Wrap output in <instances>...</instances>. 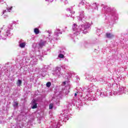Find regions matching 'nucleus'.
I'll return each mask as SVG.
<instances>
[{
	"instance_id": "obj_1",
	"label": "nucleus",
	"mask_w": 128,
	"mask_h": 128,
	"mask_svg": "<svg viewBox=\"0 0 128 128\" xmlns=\"http://www.w3.org/2000/svg\"><path fill=\"white\" fill-rule=\"evenodd\" d=\"M60 70H62V68H60L56 67L52 74L54 76H58V78H60L61 74Z\"/></svg>"
},
{
	"instance_id": "obj_2",
	"label": "nucleus",
	"mask_w": 128,
	"mask_h": 128,
	"mask_svg": "<svg viewBox=\"0 0 128 128\" xmlns=\"http://www.w3.org/2000/svg\"><path fill=\"white\" fill-rule=\"evenodd\" d=\"M106 38H114V36L112 34L106 33Z\"/></svg>"
},
{
	"instance_id": "obj_3",
	"label": "nucleus",
	"mask_w": 128,
	"mask_h": 128,
	"mask_svg": "<svg viewBox=\"0 0 128 128\" xmlns=\"http://www.w3.org/2000/svg\"><path fill=\"white\" fill-rule=\"evenodd\" d=\"M20 44V48H24V46H26V42H22L20 43V42H19Z\"/></svg>"
},
{
	"instance_id": "obj_4",
	"label": "nucleus",
	"mask_w": 128,
	"mask_h": 128,
	"mask_svg": "<svg viewBox=\"0 0 128 128\" xmlns=\"http://www.w3.org/2000/svg\"><path fill=\"white\" fill-rule=\"evenodd\" d=\"M22 80H18L17 83H16L17 86H22Z\"/></svg>"
},
{
	"instance_id": "obj_5",
	"label": "nucleus",
	"mask_w": 128,
	"mask_h": 128,
	"mask_svg": "<svg viewBox=\"0 0 128 128\" xmlns=\"http://www.w3.org/2000/svg\"><path fill=\"white\" fill-rule=\"evenodd\" d=\"M34 32L36 34H40V31L38 30V29L37 28H34Z\"/></svg>"
},
{
	"instance_id": "obj_6",
	"label": "nucleus",
	"mask_w": 128,
	"mask_h": 128,
	"mask_svg": "<svg viewBox=\"0 0 128 128\" xmlns=\"http://www.w3.org/2000/svg\"><path fill=\"white\" fill-rule=\"evenodd\" d=\"M38 108L36 104L34 103L32 104V108Z\"/></svg>"
},
{
	"instance_id": "obj_7",
	"label": "nucleus",
	"mask_w": 128,
	"mask_h": 128,
	"mask_svg": "<svg viewBox=\"0 0 128 128\" xmlns=\"http://www.w3.org/2000/svg\"><path fill=\"white\" fill-rule=\"evenodd\" d=\"M60 32V30L58 29L55 32L56 34V36H58V34H62V32Z\"/></svg>"
},
{
	"instance_id": "obj_8",
	"label": "nucleus",
	"mask_w": 128,
	"mask_h": 128,
	"mask_svg": "<svg viewBox=\"0 0 128 128\" xmlns=\"http://www.w3.org/2000/svg\"><path fill=\"white\" fill-rule=\"evenodd\" d=\"M46 86L47 88H50V86H52V83L50 82H48L46 84Z\"/></svg>"
},
{
	"instance_id": "obj_9",
	"label": "nucleus",
	"mask_w": 128,
	"mask_h": 128,
	"mask_svg": "<svg viewBox=\"0 0 128 128\" xmlns=\"http://www.w3.org/2000/svg\"><path fill=\"white\" fill-rule=\"evenodd\" d=\"M52 108H54V104H50L49 106L50 110L52 109Z\"/></svg>"
},
{
	"instance_id": "obj_10",
	"label": "nucleus",
	"mask_w": 128,
	"mask_h": 128,
	"mask_svg": "<svg viewBox=\"0 0 128 128\" xmlns=\"http://www.w3.org/2000/svg\"><path fill=\"white\" fill-rule=\"evenodd\" d=\"M76 26H77L76 24H74L73 25V26H72L73 30H74V31L76 30Z\"/></svg>"
},
{
	"instance_id": "obj_11",
	"label": "nucleus",
	"mask_w": 128,
	"mask_h": 128,
	"mask_svg": "<svg viewBox=\"0 0 128 128\" xmlns=\"http://www.w3.org/2000/svg\"><path fill=\"white\" fill-rule=\"evenodd\" d=\"M58 58H64V54H60L58 55Z\"/></svg>"
},
{
	"instance_id": "obj_12",
	"label": "nucleus",
	"mask_w": 128,
	"mask_h": 128,
	"mask_svg": "<svg viewBox=\"0 0 128 128\" xmlns=\"http://www.w3.org/2000/svg\"><path fill=\"white\" fill-rule=\"evenodd\" d=\"M44 44H46V42H43L42 43L41 42L40 43V46H44Z\"/></svg>"
},
{
	"instance_id": "obj_13",
	"label": "nucleus",
	"mask_w": 128,
	"mask_h": 128,
	"mask_svg": "<svg viewBox=\"0 0 128 128\" xmlns=\"http://www.w3.org/2000/svg\"><path fill=\"white\" fill-rule=\"evenodd\" d=\"M18 106V104L17 102H15L14 104V106Z\"/></svg>"
},
{
	"instance_id": "obj_14",
	"label": "nucleus",
	"mask_w": 128,
	"mask_h": 128,
	"mask_svg": "<svg viewBox=\"0 0 128 128\" xmlns=\"http://www.w3.org/2000/svg\"><path fill=\"white\" fill-rule=\"evenodd\" d=\"M89 26H86V25H85V26H84V30H86V28H88V27H89Z\"/></svg>"
},
{
	"instance_id": "obj_15",
	"label": "nucleus",
	"mask_w": 128,
	"mask_h": 128,
	"mask_svg": "<svg viewBox=\"0 0 128 128\" xmlns=\"http://www.w3.org/2000/svg\"><path fill=\"white\" fill-rule=\"evenodd\" d=\"M4 12H6V10L3 11L2 14H4Z\"/></svg>"
},
{
	"instance_id": "obj_16",
	"label": "nucleus",
	"mask_w": 128,
	"mask_h": 128,
	"mask_svg": "<svg viewBox=\"0 0 128 128\" xmlns=\"http://www.w3.org/2000/svg\"><path fill=\"white\" fill-rule=\"evenodd\" d=\"M54 0H48V2H53Z\"/></svg>"
},
{
	"instance_id": "obj_17",
	"label": "nucleus",
	"mask_w": 128,
	"mask_h": 128,
	"mask_svg": "<svg viewBox=\"0 0 128 128\" xmlns=\"http://www.w3.org/2000/svg\"><path fill=\"white\" fill-rule=\"evenodd\" d=\"M64 84H66V82H63Z\"/></svg>"
},
{
	"instance_id": "obj_18",
	"label": "nucleus",
	"mask_w": 128,
	"mask_h": 128,
	"mask_svg": "<svg viewBox=\"0 0 128 128\" xmlns=\"http://www.w3.org/2000/svg\"><path fill=\"white\" fill-rule=\"evenodd\" d=\"M77 96V94H76H76H74V96Z\"/></svg>"
},
{
	"instance_id": "obj_19",
	"label": "nucleus",
	"mask_w": 128,
	"mask_h": 128,
	"mask_svg": "<svg viewBox=\"0 0 128 128\" xmlns=\"http://www.w3.org/2000/svg\"><path fill=\"white\" fill-rule=\"evenodd\" d=\"M67 16H70V14H69V15L67 14Z\"/></svg>"
},
{
	"instance_id": "obj_20",
	"label": "nucleus",
	"mask_w": 128,
	"mask_h": 128,
	"mask_svg": "<svg viewBox=\"0 0 128 128\" xmlns=\"http://www.w3.org/2000/svg\"><path fill=\"white\" fill-rule=\"evenodd\" d=\"M7 16H4V18H7Z\"/></svg>"
},
{
	"instance_id": "obj_21",
	"label": "nucleus",
	"mask_w": 128,
	"mask_h": 128,
	"mask_svg": "<svg viewBox=\"0 0 128 128\" xmlns=\"http://www.w3.org/2000/svg\"><path fill=\"white\" fill-rule=\"evenodd\" d=\"M12 7H11L10 9V10H12Z\"/></svg>"
},
{
	"instance_id": "obj_22",
	"label": "nucleus",
	"mask_w": 128,
	"mask_h": 128,
	"mask_svg": "<svg viewBox=\"0 0 128 128\" xmlns=\"http://www.w3.org/2000/svg\"><path fill=\"white\" fill-rule=\"evenodd\" d=\"M69 12H70V11H69Z\"/></svg>"
},
{
	"instance_id": "obj_23",
	"label": "nucleus",
	"mask_w": 128,
	"mask_h": 128,
	"mask_svg": "<svg viewBox=\"0 0 128 128\" xmlns=\"http://www.w3.org/2000/svg\"><path fill=\"white\" fill-rule=\"evenodd\" d=\"M0 32H1L0 31Z\"/></svg>"
}]
</instances>
